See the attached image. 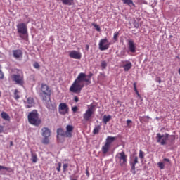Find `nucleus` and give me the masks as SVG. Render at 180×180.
<instances>
[{
    "label": "nucleus",
    "mask_w": 180,
    "mask_h": 180,
    "mask_svg": "<svg viewBox=\"0 0 180 180\" xmlns=\"http://www.w3.org/2000/svg\"><path fill=\"white\" fill-rule=\"evenodd\" d=\"M31 160L32 161L33 163H36L37 162V155L36 153H32L31 155Z\"/></svg>",
    "instance_id": "obj_27"
},
{
    "label": "nucleus",
    "mask_w": 180,
    "mask_h": 180,
    "mask_svg": "<svg viewBox=\"0 0 180 180\" xmlns=\"http://www.w3.org/2000/svg\"><path fill=\"white\" fill-rule=\"evenodd\" d=\"M77 110H78V107H77V105L72 108V110L74 113H75L77 111Z\"/></svg>",
    "instance_id": "obj_40"
},
{
    "label": "nucleus",
    "mask_w": 180,
    "mask_h": 180,
    "mask_svg": "<svg viewBox=\"0 0 180 180\" xmlns=\"http://www.w3.org/2000/svg\"><path fill=\"white\" fill-rule=\"evenodd\" d=\"M110 146L109 145H107L106 143L105 146L102 147V152L104 155H105L110 150Z\"/></svg>",
    "instance_id": "obj_22"
},
{
    "label": "nucleus",
    "mask_w": 180,
    "mask_h": 180,
    "mask_svg": "<svg viewBox=\"0 0 180 180\" xmlns=\"http://www.w3.org/2000/svg\"><path fill=\"white\" fill-rule=\"evenodd\" d=\"M101 127L100 125H96L93 131L94 134H98L101 130Z\"/></svg>",
    "instance_id": "obj_26"
},
{
    "label": "nucleus",
    "mask_w": 180,
    "mask_h": 180,
    "mask_svg": "<svg viewBox=\"0 0 180 180\" xmlns=\"http://www.w3.org/2000/svg\"><path fill=\"white\" fill-rule=\"evenodd\" d=\"M158 166L161 169H165V165L163 162H159L158 163Z\"/></svg>",
    "instance_id": "obj_37"
},
{
    "label": "nucleus",
    "mask_w": 180,
    "mask_h": 180,
    "mask_svg": "<svg viewBox=\"0 0 180 180\" xmlns=\"http://www.w3.org/2000/svg\"><path fill=\"white\" fill-rule=\"evenodd\" d=\"M42 143L44 145H48L49 143V137H44L43 140H42Z\"/></svg>",
    "instance_id": "obj_31"
},
{
    "label": "nucleus",
    "mask_w": 180,
    "mask_h": 180,
    "mask_svg": "<svg viewBox=\"0 0 180 180\" xmlns=\"http://www.w3.org/2000/svg\"><path fill=\"white\" fill-rule=\"evenodd\" d=\"M28 121L30 124L35 127H39L41 123V120L39 118L37 111H32L28 114Z\"/></svg>",
    "instance_id": "obj_3"
},
{
    "label": "nucleus",
    "mask_w": 180,
    "mask_h": 180,
    "mask_svg": "<svg viewBox=\"0 0 180 180\" xmlns=\"http://www.w3.org/2000/svg\"><path fill=\"white\" fill-rule=\"evenodd\" d=\"M169 136V135L168 134H165V135L158 134L156 137L157 142L160 143L162 146H165L167 144Z\"/></svg>",
    "instance_id": "obj_9"
},
{
    "label": "nucleus",
    "mask_w": 180,
    "mask_h": 180,
    "mask_svg": "<svg viewBox=\"0 0 180 180\" xmlns=\"http://www.w3.org/2000/svg\"><path fill=\"white\" fill-rule=\"evenodd\" d=\"M122 1L124 4H127L129 6L131 4L133 6H135V4L133 3L132 0H122Z\"/></svg>",
    "instance_id": "obj_28"
},
{
    "label": "nucleus",
    "mask_w": 180,
    "mask_h": 180,
    "mask_svg": "<svg viewBox=\"0 0 180 180\" xmlns=\"http://www.w3.org/2000/svg\"><path fill=\"white\" fill-rule=\"evenodd\" d=\"M1 118L4 119V120L9 121L10 120V117L7 112H5L4 111L1 112Z\"/></svg>",
    "instance_id": "obj_21"
},
{
    "label": "nucleus",
    "mask_w": 180,
    "mask_h": 180,
    "mask_svg": "<svg viewBox=\"0 0 180 180\" xmlns=\"http://www.w3.org/2000/svg\"><path fill=\"white\" fill-rule=\"evenodd\" d=\"M93 75L94 74L91 72H90L88 75H86L85 72H80L70 87V91L74 94H79L85 86L84 82H86V85L91 84V79Z\"/></svg>",
    "instance_id": "obj_1"
},
{
    "label": "nucleus",
    "mask_w": 180,
    "mask_h": 180,
    "mask_svg": "<svg viewBox=\"0 0 180 180\" xmlns=\"http://www.w3.org/2000/svg\"><path fill=\"white\" fill-rule=\"evenodd\" d=\"M34 105V100L32 97H28L27 98V105H26L27 108H32Z\"/></svg>",
    "instance_id": "obj_20"
},
{
    "label": "nucleus",
    "mask_w": 180,
    "mask_h": 180,
    "mask_svg": "<svg viewBox=\"0 0 180 180\" xmlns=\"http://www.w3.org/2000/svg\"><path fill=\"white\" fill-rule=\"evenodd\" d=\"M150 117H148V115H146L144 117H139V120L141 122H148L149 120H150Z\"/></svg>",
    "instance_id": "obj_23"
},
{
    "label": "nucleus",
    "mask_w": 180,
    "mask_h": 180,
    "mask_svg": "<svg viewBox=\"0 0 180 180\" xmlns=\"http://www.w3.org/2000/svg\"><path fill=\"white\" fill-rule=\"evenodd\" d=\"M72 180H77V179H72Z\"/></svg>",
    "instance_id": "obj_55"
},
{
    "label": "nucleus",
    "mask_w": 180,
    "mask_h": 180,
    "mask_svg": "<svg viewBox=\"0 0 180 180\" xmlns=\"http://www.w3.org/2000/svg\"><path fill=\"white\" fill-rule=\"evenodd\" d=\"M119 37V32H115L113 36V39L117 41Z\"/></svg>",
    "instance_id": "obj_36"
},
{
    "label": "nucleus",
    "mask_w": 180,
    "mask_h": 180,
    "mask_svg": "<svg viewBox=\"0 0 180 180\" xmlns=\"http://www.w3.org/2000/svg\"><path fill=\"white\" fill-rule=\"evenodd\" d=\"M158 82L160 84L161 83V79H160L159 80H158Z\"/></svg>",
    "instance_id": "obj_50"
},
{
    "label": "nucleus",
    "mask_w": 180,
    "mask_h": 180,
    "mask_svg": "<svg viewBox=\"0 0 180 180\" xmlns=\"http://www.w3.org/2000/svg\"><path fill=\"white\" fill-rule=\"evenodd\" d=\"M132 123V121L131 120H127V126L130 128L131 127L129 126V124Z\"/></svg>",
    "instance_id": "obj_42"
},
{
    "label": "nucleus",
    "mask_w": 180,
    "mask_h": 180,
    "mask_svg": "<svg viewBox=\"0 0 180 180\" xmlns=\"http://www.w3.org/2000/svg\"><path fill=\"white\" fill-rule=\"evenodd\" d=\"M68 167V164H64L63 166V172H65L67 171V169Z\"/></svg>",
    "instance_id": "obj_39"
},
{
    "label": "nucleus",
    "mask_w": 180,
    "mask_h": 180,
    "mask_svg": "<svg viewBox=\"0 0 180 180\" xmlns=\"http://www.w3.org/2000/svg\"><path fill=\"white\" fill-rule=\"evenodd\" d=\"M11 79L13 82H15V84L23 86L24 84V77L22 75L13 74L11 75Z\"/></svg>",
    "instance_id": "obj_8"
},
{
    "label": "nucleus",
    "mask_w": 180,
    "mask_h": 180,
    "mask_svg": "<svg viewBox=\"0 0 180 180\" xmlns=\"http://www.w3.org/2000/svg\"><path fill=\"white\" fill-rule=\"evenodd\" d=\"M10 146H13V143L12 141L10 142Z\"/></svg>",
    "instance_id": "obj_48"
},
{
    "label": "nucleus",
    "mask_w": 180,
    "mask_h": 180,
    "mask_svg": "<svg viewBox=\"0 0 180 180\" xmlns=\"http://www.w3.org/2000/svg\"><path fill=\"white\" fill-rule=\"evenodd\" d=\"M17 31L18 33L19 34L20 37L25 40L26 37L25 35H27L28 32H27V26L25 22H20L17 25Z\"/></svg>",
    "instance_id": "obj_5"
},
{
    "label": "nucleus",
    "mask_w": 180,
    "mask_h": 180,
    "mask_svg": "<svg viewBox=\"0 0 180 180\" xmlns=\"http://www.w3.org/2000/svg\"><path fill=\"white\" fill-rule=\"evenodd\" d=\"M139 163V158L137 156H133L131 162H130V165L131 167V172H132L133 174H136V165Z\"/></svg>",
    "instance_id": "obj_12"
},
{
    "label": "nucleus",
    "mask_w": 180,
    "mask_h": 180,
    "mask_svg": "<svg viewBox=\"0 0 180 180\" xmlns=\"http://www.w3.org/2000/svg\"><path fill=\"white\" fill-rule=\"evenodd\" d=\"M60 1L65 6H72L73 4V0H60Z\"/></svg>",
    "instance_id": "obj_24"
},
{
    "label": "nucleus",
    "mask_w": 180,
    "mask_h": 180,
    "mask_svg": "<svg viewBox=\"0 0 180 180\" xmlns=\"http://www.w3.org/2000/svg\"><path fill=\"white\" fill-rule=\"evenodd\" d=\"M73 130L74 127L72 125H68L66 127V131H64L62 129H58L57 139H59L60 136L65 138H71L72 136Z\"/></svg>",
    "instance_id": "obj_2"
},
{
    "label": "nucleus",
    "mask_w": 180,
    "mask_h": 180,
    "mask_svg": "<svg viewBox=\"0 0 180 180\" xmlns=\"http://www.w3.org/2000/svg\"><path fill=\"white\" fill-rule=\"evenodd\" d=\"M0 79H4V74H3V72H1V70H0Z\"/></svg>",
    "instance_id": "obj_45"
},
{
    "label": "nucleus",
    "mask_w": 180,
    "mask_h": 180,
    "mask_svg": "<svg viewBox=\"0 0 180 180\" xmlns=\"http://www.w3.org/2000/svg\"><path fill=\"white\" fill-rule=\"evenodd\" d=\"M117 139L116 137L108 136L106 139L105 144L111 146V144Z\"/></svg>",
    "instance_id": "obj_19"
},
{
    "label": "nucleus",
    "mask_w": 180,
    "mask_h": 180,
    "mask_svg": "<svg viewBox=\"0 0 180 180\" xmlns=\"http://www.w3.org/2000/svg\"><path fill=\"white\" fill-rule=\"evenodd\" d=\"M0 136H3L2 135H0Z\"/></svg>",
    "instance_id": "obj_54"
},
{
    "label": "nucleus",
    "mask_w": 180,
    "mask_h": 180,
    "mask_svg": "<svg viewBox=\"0 0 180 180\" xmlns=\"http://www.w3.org/2000/svg\"><path fill=\"white\" fill-rule=\"evenodd\" d=\"M111 119V115H104L103 121L106 124L108 122H110Z\"/></svg>",
    "instance_id": "obj_25"
},
{
    "label": "nucleus",
    "mask_w": 180,
    "mask_h": 180,
    "mask_svg": "<svg viewBox=\"0 0 180 180\" xmlns=\"http://www.w3.org/2000/svg\"><path fill=\"white\" fill-rule=\"evenodd\" d=\"M48 99V101L46 103V107L51 110H54L56 108V104L51 103L50 98Z\"/></svg>",
    "instance_id": "obj_17"
},
{
    "label": "nucleus",
    "mask_w": 180,
    "mask_h": 180,
    "mask_svg": "<svg viewBox=\"0 0 180 180\" xmlns=\"http://www.w3.org/2000/svg\"><path fill=\"white\" fill-rule=\"evenodd\" d=\"M92 26L95 27L97 32H101V28L98 25L96 24L95 22H92Z\"/></svg>",
    "instance_id": "obj_32"
},
{
    "label": "nucleus",
    "mask_w": 180,
    "mask_h": 180,
    "mask_svg": "<svg viewBox=\"0 0 180 180\" xmlns=\"http://www.w3.org/2000/svg\"><path fill=\"white\" fill-rule=\"evenodd\" d=\"M87 49H89V45L86 46Z\"/></svg>",
    "instance_id": "obj_51"
},
{
    "label": "nucleus",
    "mask_w": 180,
    "mask_h": 180,
    "mask_svg": "<svg viewBox=\"0 0 180 180\" xmlns=\"http://www.w3.org/2000/svg\"><path fill=\"white\" fill-rule=\"evenodd\" d=\"M74 101H75V102H76V103L79 102V97H77V96H75L74 97Z\"/></svg>",
    "instance_id": "obj_43"
},
{
    "label": "nucleus",
    "mask_w": 180,
    "mask_h": 180,
    "mask_svg": "<svg viewBox=\"0 0 180 180\" xmlns=\"http://www.w3.org/2000/svg\"><path fill=\"white\" fill-rule=\"evenodd\" d=\"M144 157H145V153H144V152H143L141 150H140V151H139V158H140V159H141V160H143V158H144Z\"/></svg>",
    "instance_id": "obj_35"
},
{
    "label": "nucleus",
    "mask_w": 180,
    "mask_h": 180,
    "mask_svg": "<svg viewBox=\"0 0 180 180\" xmlns=\"http://www.w3.org/2000/svg\"><path fill=\"white\" fill-rule=\"evenodd\" d=\"M95 107L96 105H94V104H91V105H89L88 109L86 110L85 113L83 114V118L86 122H88L91 120L92 115L95 112Z\"/></svg>",
    "instance_id": "obj_7"
},
{
    "label": "nucleus",
    "mask_w": 180,
    "mask_h": 180,
    "mask_svg": "<svg viewBox=\"0 0 180 180\" xmlns=\"http://www.w3.org/2000/svg\"><path fill=\"white\" fill-rule=\"evenodd\" d=\"M58 167H57L56 169H57L58 172H60L61 163L59 162V163L58 164Z\"/></svg>",
    "instance_id": "obj_41"
},
{
    "label": "nucleus",
    "mask_w": 180,
    "mask_h": 180,
    "mask_svg": "<svg viewBox=\"0 0 180 180\" xmlns=\"http://www.w3.org/2000/svg\"><path fill=\"white\" fill-rule=\"evenodd\" d=\"M101 68L103 70L107 68V62L105 60L101 62Z\"/></svg>",
    "instance_id": "obj_34"
},
{
    "label": "nucleus",
    "mask_w": 180,
    "mask_h": 180,
    "mask_svg": "<svg viewBox=\"0 0 180 180\" xmlns=\"http://www.w3.org/2000/svg\"><path fill=\"white\" fill-rule=\"evenodd\" d=\"M164 161L167 162H170V160H169V159H167V158H165V159H164Z\"/></svg>",
    "instance_id": "obj_47"
},
{
    "label": "nucleus",
    "mask_w": 180,
    "mask_h": 180,
    "mask_svg": "<svg viewBox=\"0 0 180 180\" xmlns=\"http://www.w3.org/2000/svg\"><path fill=\"white\" fill-rule=\"evenodd\" d=\"M13 56L16 60H21L23 57V53L21 49H15L12 51Z\"/></svg>",
    "instance_id": "obj_14"
},
{
    "label": "nucleus",
    "mask_w": 180,
    "mask_h": 180,
    "mask_svg": "<svg viewBox=\"0 0 180 180\" xmlns=\"http://www.w3.org/2000/svg\"><path fill=\"white\" fill-rule=\"evenodd\" d=\"M41 131L43 137H50L51 132L47 127L42 128Z\"/></svg>",
    "instance_id": "obj_18"
},
{
    "label": "nucleus",
    "mask_w": 180,
    "mask_h": 180,
    "mask_svg": "<svg viewBox=\"0 0 180 180\" xmlns=\"http://www.w3.org/2000/svg\"><path fill=\"white\" fill-rule=\"evenodd\" d=\"M0 96H1V91H0Z\"/></svg>",
    "instance_id": "obj_53"
},
{
    "label": "nucleus",
    "mask_w": 180,
    "mask_h": 180,
    "mask_svg": "<svg viewBox=\"0 0 180 180\" xmlns=\"http://www.w3.org/2000/svg\"><path fill=\"white\" fill-rule=\"evenodd\" d=\"M51 95V90L47 84H44V83L41 84V92L39 94L40 97L42 98L43 101H47L49 99Z\"/></svg>",
    "instance_id": "obj_4"
},
{
    "label": "nucleus",
    "mask_w": 180,
    "mask_h": 180,
    "mask_svg": "<svg viewBox=\"0 0 180 180\" xmlns=\"http://www.w3.org/2000/svg\"><path fill=\"white\" fill-rule=\"evenodd\" d=\"M179 75H180V68H179Z\"/></svg>",
    "instance_id": "obj_52"
},
{
    "label": "nucleus",
    "mask_w": 180,
    "mask_h": 180,
    "mask_svg": "<svg viewBox=\"0 0 180 180\" xmlns=\"http://www.w3.org/2000/svg\"><path fill=\"white\" fill-rule=\"evenodd\" d=\"M14 98L18 101L20 98L19 91L17 89L14 91Z\"/></svg>",
    "instance_id": "obj_30"
},
{
    "label": "nucleus",
    "mask_w": 180,
    "mask_h": 180,
    "mask_svg": "<svg viewBox=\"0 0 180 180\" xmlns=\"http://www.w3.org/2000/svg\"><path fill=\"white\" fill-rule=\"evenodd\" d=\"M58 112L61 115H65L69 112V107L66 103H60V104H59Z\"/></svg>",
    "instance_id": "obj_10"
},
{
    "label": "nucleus",
    "mask_w": 180,
    "mask_h": 180,
    "mask_svg": "<svg viewBox=\"0 0 180 180\" xmlns=\"http://www.w3.org/2000/svg\"><path fill=\"white\" fill-rule=\"evenodd\" d=\"M69 56H70V58L75 59V60H81L82 53H81V52H79L78 51L72 50L69 52Z\"/></svg>",
    "instance_id": "obj_13"
},
{
    "label": "nucleus",
    "mask_w": 180,
    "mask_h": 180,
    "mask_svg": "<svg viewBox=\"0 0 180 180\" xmlns=\"http://www.w3.org/2000/svg\"><path fill=\"white\" fill-rule=\"evenodd\" d=\"M86 174L88 177H89V172L88 169L86 170Z\"/></svg>",
    "instance_id": "obj_46"
},
{
    "label": "nucleus",
    "mask_w": 180,
    "mask_h": 180,
    "mask_svg": "<svg viewBox=\"0 0 180 180\" xmlns=\"http://www.w3.org/2000/svg\"><path fill=\"white\" fill-rule=\"evenodd\" d=\"M110 43L108 42L107 38H104L100 40L99 42V49L101 51L108 50L110 47Z\"/></svg>",
    "instance_id": "obj_11"
},
{
    "label": "nucleus",
    "mask_w": 180,
    "mask_h": 180,
    "mask_svg": "<svg viewBox=\"0 0 180 180\" xmlns=\"http://www.w3.org/2000/svg\"><path fill=\"white\" fill-rule=\"evenodd\" d=\"M128 45L130 52L135 53L136 46L133 39H130L128 40Z\"/></svg>",
    "instance_id": "obj_16"
},
{
    "label": "nucleus",
    "mask_w": 180,
    "mask_h": 180,
    "mask_svg": "<svg viewBox=\"0 0 180 180\" xmlns=\"http://www.w3.org/2000/svg\"><path fill=\"white\" fill-rule=\"evenodd\" d=\"M123 65L122 68L125 72H129L132 68V63L129 60L122 61Z\"/></svg>",
    "instance_id": "obj_15"
},
{
    "label": "nucleus",
    "mask_w": 180,
    "mask_h": 180,
    "mask_svg": "<svg viewBox=\"0 0 180 180\" xmlns=\"http://www.w3.org/2000/svg\"><path fill=\"white\" fill-rule=\"evenodd\" d=\"M134 89L136 94H137L138 97L141 98V96L139 94V93L136 89V83H134Z\"/></svg>",
    "instance_id": "obj_33"
},
{
    "label": "nucleus",
    "mask_w": 180,
    "mask_h": 180,
    "mask_svg": "<svg viewBox=\"0 0 180 180\" xmlns=\"http://www.w3.org/2000/svg\"><path fill=\"white\" fill-rule=\"evenodd\" d=\"M116 158L122 167L125 168L127 166V155L124 151L117 153L116 155Z\"/></svg>",
    "instance_id": "obj_6"
},
{
    "label": "nucleus",
    "mask_w": 180,
    "mask_h": 180,
    "mask_svg": "<svg viewBox=\"0 0 180 180\" xmlns=\"http://www.w3.org/2000/svg\"><path fill=\"white\" fill-rule=\"evenodd\" d=\"M172 137H173L172 141H174L175 140V136H172Z\"/></svg>",
    "instance_id": "obj_49"
},
{
    "label": "nucleus",
    "mask_w": 180,
    "mask_h": 180,
    "mask_svg": "<svg viewBox=\"0 0 180 180\" xmlns=\"http://www.w3.org/2000/svg\"><path fill=\"white\" fill-rule=\"evenodd\" d=\"M4 127L1 125H0V134L4 132Z\"/></svg>",
    "instance_id": "obj_44"
},
{
    "label": "nucleus",
    "mask_w": 180,
    "mask_h": 180,
    "mask_svg": "<svg viewBox=\"0 0 180 180\" xmlns=\"http://www.w3.org/2000/svg\"><path fill=\"white\" fill-rule=\"evenodd\" d=\"M33 66L36 69H39L40 68L39 64L37 62L34 63Z\"/></svg>",
    "instance_id": "obj_38"
},
{
    "label": "nucleus",
    "mask_w": 180,
    "mask_h": 180,
    "mask_svg": "<svg viewBox=\"0 0 180 180\" xmlns=\"http://www.w3.org/2000/svg\"><path fill=\"white\" fill-rule=\"evenodd\" d=\"M3 169V170H6L8 172H13V169L11 168H9V167H4V166H1L0 165V171Z\"/></svg>",
    "instance_id": "obj_29"
}]
</instances>
